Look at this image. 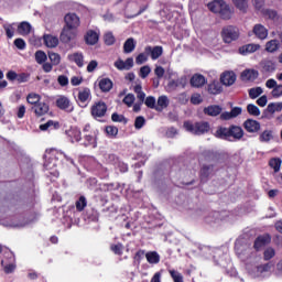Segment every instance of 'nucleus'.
Returning <instances> with one entry per match:
<instances>
[{
    "label": "nucleus",
    "instance_id": "16",
    "mask_svg": "<svg viewBox=\"0 0 282 282\" xmlns=\"http://www.w3.org/2000/svg\"><path fill=\"white\" fill-rule=\"evenodd\" d=\"M187 84H188V78H186V76H182L177 79L170 80L167 86L170 87V89H177V87H181L182 89H184V87H186Z\"/></svg>",
    "mask_w": 282,
    "mask_h": 282
},
{
    "label": "nucleus",
    "instance_id": "29",
    "mask_svg": "<svg viewBox=\"0 0 282 282\" xmlns=\"http://www.w3.org/2000/svg\"><path fill=\"white\" fill-rule=\"evenodd\" d=\"M98 33L96 31H88L85 36L87 45H96L98 43Z\"/></svg>",
    "mask_w": 282,
    "mask_h": 282
},
{
    "label": "nucleus",
    "instance_id": "12",
    "mask_svg": "<svg viewBox=\"0 0 282 282\" xmlns=\"http://www.w3.org/2000/svg\"><path fill=\"white\" fill-rule=\"evenodd\" d=\"M115 67L119 69V72H129L133 67V57H128L126 61L117 59L115 62Z\"/></svg>",
    "mask_w": 282,
    "mask_h": 282
},
{
    "label": "nucleus",
    "instance_id": "9",
    "mask_svg": "<svg viewBox=\"0 0 282 282\" xmlns=\"http://www.w3.org/2000/svg\"><path fill=\"white\" fill-rule=\"evenodd\" d=\"M64 22H65L64 28H72L76 30L80 25V18H78L76 13H67L64 17Z\"/></svg>",
    "mask_w": 282,
    "mask_h": 282
},
{
    "label": "nucleus",
    "instance_id": "38",
    "mask_svg": "<svg viewBox=\"0 0 282 282\" xmlns=\"http://www.w3.org/2000/svg\"><path fill=\"white\" fill-rule=\"evenodd\" d=\"M148 263L158 264L160 263V254L155 251H150L145 254Z\"/></svg>",
    "mask_w": 282,
    "mask_h": 282
},
{
    "label": "nucleus",
    "instance_id": "28",
    "mask_svg": "<svg viewBox=\"0 0 282 282\" xmlns=\"http://www.w3.org/2000/svg\"><path fill=\"white\" fill-rule=\"evenodd\" d=\"M214 135L220 140H228V138H230V128L220 127L216 130Z\"/></svg>",
    "mask_w": 282,
    "mask_h": 282
},
{
    "label": "nucleus",
    "instance_id": "25",
    "mask_svg": "<svg viewBox=\"0 0 282 282\" xmlns=\"http://www.w3.org/2000/svg\"><path fill=\"white\" fill-rule=\"evenodd\" d=\"M242 80H257L259 78V70L246 69L241 73Z\"/></svg>",
    "mask_w": 282,
    "mask_h": 282
},
{
    "label": "nucleus",
    "instance_id": "11",
    "mask_svg": "<svg viewBox=\"0 0 282 282\" xmlns=\"http://www.w3.org/2000/svg\"><path fill=\"white\" fill-rule=\"evenodd\" d=\"M243 127L248 133H259L261 131V123L254 119H247Z\"/></svg>",
    "mask_w": 282,
    "mask_h": 282
},
{
    "label": "nucleus",
    "instance_id": "44",
    "mask_svg": "<svg viewBox=\"0 0 282 282\" xmlns=\"http://www.w3.org/2000/svg\"><path fill=\"white\" fill-rule=\"evenodd\" d=\"M269 113H276V111H282V102H271L268 105Z\"/></svg>",
    "mask_w": 282,
    "mask_h": 282
},
{
    "label": "nucleus",
    "instance_id": "1",
    "mask_svg": "<svg viewBox=\"0 0 282 282\" xmlns=\"http://www.w3.org/2000/svg\"><path fill=\"white\" fill-rule=\"evenodd\" d=\"M208 10L214 12L215 14H219L221 19L228 20L232 17V11H230V7L226 4L224 0H214L207 4Z\"/></svg>",
    "mask_w": 282,
    "mask_h": 282
},
{
    "label": "nucleus",
    "instance_id": "8",
    "mask_svg": "<svg viewBox=\"0 0 282 282\" xmlns=\"http://www.w3.org/2000/svg\"><path fill=\"white\" fill-rule=\"evenodd\" d=\"M237 82V75L232 70H226L220 75V83L225 87H232Z\"/></svg>",
    "mask_w": 282,
    "mask_h": 282
},
{
    "label": "nucleus",
    "instance_id": "40",
    "mask_svg": "<svg viewBox=\"0 0 282 282\" xmlns=\"http://www.w3.org/2000/svg\"><path fill=\"white\" fill-rule=\"evenodd\" d=\"M75 206L79 213H83V210L87 208V198L85 196H80L76 202Z\"/></svg>",
    "mask_w": 282,
    "mask_h": 282
},
{
    "label": "nucleus",
    "instance_id": "6",
    "mask_svg": "<svg viewBox=\"0 0 282 282\" xmlns=\"http://www.w3.org/2000/svg\"><path fill=\"white\" fill-rule=\"evenodd\" d=\"M75 39H76V29L64 26L59 35V41L62 43H72V41H74Z\"/></svg>",
    "mask_w": 282,
    "mask_h": 282
},
{
    "label": "nucleus",
    "instance_id": "60",
    "mask_svg": "<svg viewBox=\"0 0 282 282\" xmlns=\"http://www.w3.org/2000/svg\"><path fill=\"white\" fill-rule=\"evenodd\" d=\"M145 106L149 107V109H155V97L149 96L145 98L144 101Z\"/></svg>",
    "mask_w": 282,
    "mask_h": 282
},
{
    "label": "nucleus",
    "instance_id": "18",
    "mask_svg": "<svg viewBox=\"0 0 282 282\" xmlns=\"http://www.w3.org/2000/svg\"><path fill=\"white\" fill-rule=\"evenodd\" d=\"M221 111H224V108H221V106L218 105H212L204 108L205 116H212L213 118L219 116Z\"/></svg>",
    "mask_w": 282,
    "mask_h": 282
},
{
    "label": "nucleus",
    "instance_id": "57",
    "mask_svg": "<svg viewBox=\"0 0 282 282\" xmlns=\"http://www.w3.org/2000/svg\"><path fill=\"white\" fill-rule=\"evenodd\" d=\"M106 133L110 135V138H116L118 135V128L115 126L106 127Z\"/></svg>",
    "mask_w": 282,
    "mask_h": 282
},
{
    "label": "nucleus",
    "instance_id": "61",
    "mask_svg": "<svg viewBox=\"0 0 282 282\" xmlns=\"http://www.w3.org/2000/svg\"><path fill=\"white\" fill-rule=\"evenodd\" d=\"M112 122H124L127 123V118L122 115H118L117 112H113L111 116Z\"/></svg>",
    "mask_w": 282,
    "mask_h": 282
},
{
    "label": "nucleus",
    "instance_id": "32",
    "mask_svg": "<svg viewBox=\"0 0 282 282\" xmlns=\"http://www.w3.org/2000/svg\"><path fill=\"white\" fill-rule=\"evenodd\" d=\"M66 133L70 138V142H80V129L70 128Z\"/></svg>",
    "mask_w": 282,
    "mask_h": 282
},
{
    "label": "nucleus",
    "instance_id": "39",
    "mask_svg": "<svg viewBox=\"0 0 282 282\" xmlns=\"http://www.w3.org/2000/svg\"><path fill=\"white\" fill-rule=\"evenodd\" d=\"M281 164L282 161L279 158H273L269 161V165L273 169L274 173H279V171H281Z\"/></svg>",
    "mask_w": 282,
    "mask_h": 282
},
{
    "label": "nucleus",
    "instance_id": "7",
    "mask_svg": "<svg viewBox=\"0 0 282 282\" xmlns=\"http://www.w3.org/2000/svg\"><path fill=\"white\" fill-rule=\"evenodd\" d=\"M56 106L58 109H62V111H66L67 113H72L74 111V105L69 100V98L65 96H58L56 99Z\"/></svg>",
    "mask_w": 282,
    "mask_h": 282
},
{
    "label": "nucleus",
    "instance_id": "49",
    "mask_svg": "<svg viewBox=\"0 0 282 282\" xmlns=\"http://www.w3.org/2000/svg\"><path fill=\"white\" fill-rule=\"evenodd\" d=\"M148 61H149V54H147V51H144L143 53H140L135 58L137 65H143V63H147Z\"/></svg>",
    "mask_w": 282,
    "mask_h": 282
},
{
    "label": "nucleus",
    "instance_id": "62",
    "mask_svg": "<svg viewBox=\"0 0 282 282\" xmlns=\"http://www.w3.org/2000/svg\"><path fill=\"white\" fill-rule=\"evenodd\" d=\"M145 122H147V120L144 119V117H142V116L137 117L135 121H134L135 129H142V127H144Z\"/></svg>",
    "mask_w": 282,
    "mask_h": 282
},
{
    "label": "nucleus",
    "instance_id": "55",
    "mask_svg": "<svg viewBox=\"0 0 282 282\" xmlns=\"http://www.w3.org/2000/svg\"><path fill=\"white\" fill-rule=\"evenodd\" d=\"M151 74V66L145 65L140 68L139 76L141 78H147Z\"/></svg>",
    "mask_w": 282,
    "mask_h": 282
},
{
    "label": "nucleus",
    "instance_id": "21",
    "mask_svg": "<svg viewBox=\"0 0 282 282\" xmlns=\"http://www.w3.org/2000/svg\"><path fill=\"white\" fill-rule=\"evenodd\" d=\"M271 240L272 238H270V235L260 236L256 239L253 248H256V250H261V248L267 246V243H270Z\"/></svg>",
    "mask_w": 282,
    "mask_h": 282
},
{
    "label": "nucleus",
    "instance_id": "52",
    "mask_svg": "<svg viewBox=\"0 0 282 282\" xmlns=\"http://www.w3.org/2000/svg\"><path fill=\"white\" fill-rule=\"evenodd\" d=\"M104 41H105L106 45H113V43H116V36H113L112 32H107L104 35Z\"/></svg>",
    "mask_w": 282,
    "mask_h": 282
},
{
    "label": "nucleus",
    "instance_id": "35",
    "mask_svg": "<svg viewBox=\"0 0 282 282\" xmlns=\"http://www.w3.org/2000/svg\"><path fill=\"white\" fill-rule=\"evenodd\" d=\"M44 44L46 47H57L58 46V37L54 35H44Z\"/></svg>",
    "mask_w": 282,
    "mask_h": 282
},
{
    "label": "nucleus",
    "instance_id": "17",
    "mask_svg": "<svg viewBox=\"0 0 282 282\" xmlns=\"http://www.w3.org/2000/svg\"><path fill=\"white\" fill-rule=\"evenodd\" d=\"M189 83L192 87L199 89V87H204L206 85V77L202 74H195L192 76Z\"/></svg>",
    "mask_w": 282,
    "mask_h": 282
},
{
    "label": "nucleus",
    "instance_id": "63",
    "mask_svg": "<svg viewBox=\"0 0 282 282\" xmlns=\"http://www.w3.org/2000/svg\"><path fill=\"white\" fill-rule=\"evenodd\" d=\"M273 98H281L282 96V85H278L273 88V90L271 91Z\"/></svg>",
    "mask_w": 282,
    "mask_h": 282
},
{
    "label": "nucleus",
    "instance_id": "42",
    "mask_svg": "<svg viewBox=\"0 0 282 282\" xmlns=\"http://www.w3.org/2000/svg\"><path fill=\"white\" fill-rule=\"evenodd\" d=\"M232 3L240 10V12H246V10H248V0H232Z\"/></svg>",
    "mask_w": 282,
    "mask_h": 282
},
{
    "label": "nucleus",
    "instance_id": "36",
    "mask_svg": "<svg viewBox=\"0 0 282 282\" xmlns=\"http://www.w3.org/2000/svg\"><path fill=\"white\" fill-rule=\"evenodd\" d=\"M224 88L221 87V84L219 82H213L208 85V91L214 96H217V94H221Z\"/></svg>",
    "mask_w": 282,
    "mask_h": 282
},
{
    "label": "nucleus",
    "instance_id": "31",
    "mask_svg": "<svg viewBox=\"0 0 282 282\" xmlns=\"http://www.w3.org/2000/svg\"><path fill=\"white\" fill-rule=\"evenodd\" d=\"M281 43L279 40H270L265 43V52H269L270 54H274L280 47Z\"/></svg>",
    "mask_w": 282,
    "mask_h": 282
},
{
    "label": "nucleus",
    "instance_id": "47",
    "mask_svg": "<svg viewBox=\"0 0 282 282\" xmlns=\"http://www.w3.org/2000/svg\"><path fill=\"white\" fill-rule=\"evenodd\" d=\"M48 58L52 65H61V55L58 53L48 52Z\"/></svg>",
    "mask_w": 282,
    "mask_h": 282
},
{
    "label": "nucleus",
    "instance_id": "56",
    "mask_svg": "<svg viewBox=\"0 0 282 282\" xmlns=\"http://www.w3.org/2000/svg\"><path fill=\"white\" fill-rule=\"evenodd\" d=\"M110 249L115 252V254H118L119 257L122 256V250H124V247L122 243L111 245Z\"/></svg>",
    "mask_w": 282,
    "mask_h": 282
},
{
    "label": "nucleus",
    "instance_id": "22",
    "mask_svg": "<svg viewBox=\"0 0 282 282\" xmlns=\"http://www.w3.org/2000/svg\"><path fill=\"white\" fill-rule=\"evenodd\" d=\"M30 32H32V24H30V22L23 21L20 24H18V33L21 36H28Z\"/></svg>",
    "mask_w": 282,
    "mask_h": 282
},
{
    "label": "nucleus",
    "instance_id": "50",
    "mask_svg": "<svg viewBox=\"0 0 282 282\" xmlns=\"http://www.w3.org/2000/svg\"><path fill=\"white\" fill-rule=\"evenodd\" d=\"M224 219V213L214 212L208 218L207 221H214L217 223L219 220Z\"/></svg>",
    "mask_w": 282,
    "mask_h": 282
},
{
    "label": "nucleus",
    "instance_id": "51",
    "mask_svg": "<svg viewBox=\"0 0 282 282\" xmlns=\"http://www.w3.org/2000/svg\"><path fill=\"white\" fill-rule=\"evenodd\" d=\"M276 254V251L274 248L269 247L264 250L263 257L265 261H270V259H273V257Z\"/></svg>",
    "mask_w": 282,
    "mask_h": 282
},
{
    "label": "nucleus",
    "instance_id": "26",
    "mask_svg": "<svg viewBox=\"0 0 282 282\" xmlns=\"http://www.w3.org/2000/svg\"><path fill=\"white\" fill-rule=\"evenodd\" d=\"M274 140V132L272 130H264L259 134V142L268 144Z\"/></svg>",
    "mask_w": 282,
    "mask_h": 282
},
{
    "label": "nucleus",
    "instance_id": "10",
    "mask_svg": "<svg viewBox=\"0 0 282 282\" xmlns=\"http://www.w3.org/2000/svg\"><path fill=\"white\" fill-rule=\"evenodd\" d=\"M31 111L36 116V118H41V116H45L50 111V105L41 101L35 106H31Z\"/></svg>",
    "mask_w": 282,
    "mask_h": 282
},
{
    "label": "nucleus",
    "instance_id": "59",
    "mask_svg": "<svg viewBox=\"0 0 282 282\" xmlns=\"http://www.w3.org/2000/svg\"><path fill=\"white\" fill-rule=\"evenodd\" d=\"M57 83L61 85V87H67L69 85V78L65 75H59L57 77Z\"/></svg>",
    "mask_w": 282,
    "mask_h": 282
},
{
    "label": "nucleus",
    "instance_id": "46",
    "mask_svg": "<svg viewBox=\"0 0 282 282\" xmlns=\"http://www.w3.org/2000/svg\"><path fill=\"white\" fill-rule=\"evenodd\" d=\"M35 61H36V63H39V65H43V63H45V61H47V54H45V52H43V51H37L35 53Z\"/></svg>",
    "mask_w": 282,
    "mask_h": 282
},
{
    "label": "nucleus",
    "instance_id": "30",
    "mask_svg": "<svg viewBox=\"0 0 282 282\" xmlns=\"http://www.w3.org/2000/svg\"><path fill=\"white\" fill-rule=\"evenodd\" d=\"M261 45L259 44H247L242 47H240L239 52L240 54H252L254 52H257L258 50H260Z\"/></svg>",
    "mask_w": 282,
    "mask_h": 282
},
{
    "label": "nucleus",
    "instance_id": "48",
    "mask_svg": "<svg viewBox=\"0 0 282 282\" xmlns=\"http://www.w3.org/2000/svg\"><path fill=\"white\" fill-rule=\"evenodd\" d=\"M14 25H17V23L3 25L8 39H12V36H14Z\"/></svg>",
    "mask_w": 282,
    "mask_h": 282
},
{
    "label": "nucleus",
    "instance_id": "54",
    "mask_svg": "<svg viewBox=\"0 0 282 282\" xmlns=\"http://www.w3.org/2000/svg\"><path fill=\"white\" fill-rule=\"evenodd\" d=\"M133 102H135V96L133 94H128L123 98V104L127 105V107H133Z\"/></svg>",
    "mask_w": 282,
    "mask_h": 282
},
{
    "label": "nucleus",
    "instance_id": "58",
    "mask_svg": "<svg viewBox=\"0 0 282 282\" xmlns=\"http://www.w3.org/2000/svg\"><path fill=\"white\" fill-rule=\"evenodd\" d=\"M85 147H96V138L91 134L85 135Z\"/></svg>",
    "mask_w": 282,
    "mask_h": 282
},
{
    "label": "nucleus",
    "instance_id": "23",
    "mask_svg": "<svg viewBox=\"0 0 282 282\" xmlns=\"http://www.w3.org/2000/svg\"><path fill=\"white\" fill-rule=\"evenodd\" d=\"M99 89L104 91V94L111 91V89H113V82L109 78H101L99 80Z\"/></svg>",
    "mask_w": 282,
    "mask_h": 282
},
{
    "label": "nucleus",
    "instance_id": "34",
    "mask_svg": "<svg viewBox=\"0 0 282 282\" xmlns=\"http://www.w3.org/2000/svg\"><path fill=\"white\" fill-rule=\"evenodd\" d=\"M135 50V40L133 37L128 39L123 43V54H131Z\"/></svg>",
    "mask_w": 282,
    "mask_h": 282
},
{
    "label": "nucleus",
    "instance_id": "33",
    "mask_svg": "<svg viewBox=\"0 0 282 282\" xmlns=\"http://www.w3.org/2000/svg\"><path fill=\"white\" fill-rule=\"evenodd\" d=\"M166 107H169V97H166L164 95L160 96L158 98L155 111H164V109H166Z\"/></svg>",
    "mask_w": 282,
    "mask_h": 282
},
{
    "label": "nucleus",
    "instance_id": "45",
    "mask_svg": "<svg viewBox=\"0 0 282 282\" xmlns=\"http://www.w3.org/2000/svg\"><path fill=\"white\" fill-rule=\"evenodd\" d=\"M261 94H263V88H261V87H256V88L249 89V97L252 100H254L256 98H259V96H261Z\"/></svg>",
    "mask_w": 282,
    "mask_h": 282
},
{
    "label": "nucleus",
    "instance_id": "13",
    "mask_svg": "<svg viewBox=\"0 0 282 282\" xmlns=\"http://www.w3.org/2000/svg\"><path fill=\"white\" fill-rule=\"evenodd\" d=\"M145 53L152 61H158V58L164 54V48L162 46H145Z\"/></svg>",
    "mask_w": 282,
    "mask_h": 282
},
{
    "label": "nucleus",
    "instance_id": "64",
    "mask_svg": "<svg viewBox=\"0 0 282 282\" xmlns=\"http://www.w3.org/2000/svg\"><path fill=\"white\" fill-rule=\"evenodd\" d=\"M191 102H192V105H202V102H203L202 95H199V94L192 95Z\"/></svg>",
    "mask_w": 282,
    "mask_h": 282
},
{
    "label": "nucleus",
    "instance_id": "20",
    "mask_svg": "<svg viewBox=\"0 0 282 282\" xmlns=\"http://www.w3.org/2000/svg\"><path fill=\"white\" fill-rule=\"evenodd\" d=\"M253 34L257 36V39L264 41V39H268V29H265V26L262 24H256L253 26Z\"/></svg>",
    "mask_w": 282,
    "mask_h": 282
},
{
    "label": "nucleus",
    "instance_id": "14",
    "mask_svg": "<svg viewBox=\"0 0 282 282\" xmlns=\"http://www.w3.org/2000/svg\"><path fill=\"white\" fill-rule=\"evenodd\" d=\"M270 268H274V264H264V265H258V267H253L251 270H249V274H251L253 276V279H257V276H261V274H263V272H268V270H270Z\"/></svg>",
    "mask_w": 282,
    "mask_h": 282
},
{
    "label": "nucleus",
    "instance_id": "53",
    "mask_svg": "<svg viewBox=\"0 0 282 282\" xmlns=\"http://www.w3.org/2000/svg\"><path fill=\"white\" fill-rule=\"evenodd\" d=\"M170 274L174 282H184V276L178 271L170 270Z\"/></svg>",
    "mask_w": 282,
    "mask_h": 282
},
{
    "label": "nucleus",
    "instance_id": "15",
    "mask_svg": "<svg viewBox=\"0 0 282 282\" xmlns=\"http://www.w3.org/2000/svg\"><path fill=\"white\" fill-rule=\"evenodd\" d=\"M78 100L82 104V107H87V104L91 100V90L89 88H83L78 93Z\"/></svg>",
    "mask_w": 282,
    "mask_h": 282
},
{
    "label": "nucleus",
    "instance_id": "43",
    "mask_svg": "<svg viewBox=\"0 0 282 282\" xmlns=\"http://www.w3.org/2000/svg\"><path fill=\"white\" fill-rule=\"evenodd\" d=\"M247 111L250 116H254V117L261 116V110L254 104H249L247 106Z\"/></svg>",
    "mask_w": 282,
    "mask_h": 282
},
{
    "label": "nucleus",
    "instance_id": "4",
    "mask_svg": "<svg viewBox=\"0 0 282 282\" xmlns=\"http://www.w3.org/2000/svg\"><path fill=\"white\" fill-rule=\"evenodd\" d=\"M262 74H274L276 72V63L272 61V57H265L260 62Z\"/></svg>",
    "mask_w": 282,
    "mask_h": 282
},
{
    "label": "nucleus",
    "instance_id": "27",
    "mask_svg": "<svg viewBox=\"0 0 282 282\" xmlns=\"http://www.w3.org/2000/svg\"><path fill=\"white\" fill-rule=\"evenodd\" d=\"M229 135L236 140H241L243 138V129L238 126H232L229 128Z\"/></svg>",
    "mask_w": 282,
    "mask_h": 282
},
{
    "label": "nucleus",
    "instance_id": "2",
    "mask_svg": "<svg viewBox=\"0 0 282 282\" xmlns=\"http://www.w3.org/2000/svg\"><path fill=\"white\" fill-rule=\"evenodd\" d=\"M184 129H186L193 135H204V133H208L210 131V123L208 121H199V122H184Z\"/></svg>",
    "mask_w": 282,
    "mask_h": 282
},
{
    "label": "nucleus",
    "instance_id": "24",
    "mask_svg": "<svg viewBox=\"0 0 282 282\" xmlns=\"http://www.w3.org/2000/svg\"><path fill=\"white\" fill-rule=\"evenodd\" d=\"M213 171H215V166H213L212 164L203 165V167L200 169L202 182H206V180H208L210 175H213Z\"/></svg>",
    "mask_w": 282,
    "mask_h": 282
},
{
    "label": "nucleus",
    "instance_id": "3",
    "mask_svg": "<svg viewBox=\"0 0 282 282\" xmlns=\"http://www.w3.org/2000/svg\"><path fill=\"white\" fill-rule=\"evenodd\" d=\"M107 115V104L105 101H97L91 106L93 118H105Z\"/></svg>",
    "mask_w": 282,
    "mask_h": 282
},
{
    "label": "nucleus",
    "instance_id": "19",
    "mask_svg": "<svg viewBox=\"0 0 282 282\" xmlns=\"http://www.w3.org/2000/svg\"><path fill=\"white\" fill-rule=\"evenodd\" d=\"M68 61L76 64L77 67H84L85 65V56L83 55V53L76 52V53L69 54Z\"/></svg>",
    "mask_w": 282,
    "mask_h": 282
},
{
    "label": "nucleus",
    "instance_id": "37",
    "mask_svg": "<svg viewBox=\"0 0 282 282\" xmlns=\"http://www.w3.org/2000/svg\"><path fill=\"white\" fill-rule=\"evenodd\" d=\"M26 102H29V105H32V107H35V105H39L41 102V95L36 93H30L26 96Z\"/></svg>",
    "mask_w": 282,
    "mask_h": 282
},
{
    "label": "nucleus",
    "instance_id": "5",
    "mask_svg": "<svg viewBox=\"0 0 282 282\" xmlns=\"http://www.w3.org/2000/svg\"><path fill=\"white\" fill-rule=\"evenodd\" d=\"M223 39L225 43H232V41H237V39H239V31L237 28L227 26L223 30Z\"/></svg>",
    "mask_w": 282,
    "mask_h": 282
},
{
    "label": "nucleus",
    "instance_id": "41",
    "mask_svg": "<svg viewBox=\"0 0 282 282\" xmlns=\"http://www.w3.org/2000/svg\"><path fill=\"white\" fill-rule=\"evenodd\" d=\"M36 219H37L36 214H33V215H31V217L26 221L12 224L11 226L13 228H23V227L28 226V224H32V223L36 221Z\"/></svg>",
    "mask_w": 282,
    "mask_h": 282
}]
</instances>
